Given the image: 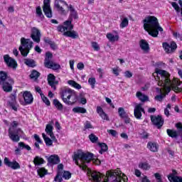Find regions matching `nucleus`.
Segmentation results:
<instances>
[{
  "label": "nucleus",
  "mask_w": 182,
  "mask_h": 182,
  "mask_svg": "<svg viewBox=\"0 0 182 182\" xmlns=\"http://www.w3.org/2000/svg\"><path fill=\"white\" fill-rule=\"evenodd\" d=\"M156 77L155 80L158 81V85L162 86L165 94L161 93L155 97V100L157 102H162L164 97H166V95H168L171 92V89L174 92H178V86L181 85V82L177 79L174 78L173 80H170V74L164 70H158L155 73Z\"/></svg>",
  "instance_id": "1"
},
{
  "label": "nucleus",
  "mask_w": 182,
  "mask_h": 182,
  "mask_svg": "<svg viewBox=\"0 0 182 182\" xmlns=\"http://www.w3.org/2000/svg\"><path fill=\"white\" fill-rule=\"evenodd\" d=\"M144 28L153 38H157L159 31L163 32V28L160 26L159 20L154 16H148L144 20Z\"/></svg>",
  "instance_id": "2"
},
{
  "label": "nucleus",
  "mask_w": 182,
  "mask_h": 182,
  "mask_svg": "<svg viewBox=\"0 0 182 182\" xmlns=\"http://www.w3.org/2000/svg\"><path fill=\"white\" fill-rule=\"evenodd\" d=\"M73 160L82 170H86L87 164L93 160V154L77 151L73 156Z\"/></svg>",
  "instance_id": "3"
},
{
  "label": "nucleus",
  "mask_w": 182,
  "mask_h": 182,
  "mask_svg": "<svg viewBox=\"0 0 182 182\" xmlns=\"http://www.w3.org/2000/svg\"><path fill=\"white\" fill-rule=\"evenodd\" d=\"M60 96L65 105H75L77 102V95L75 90L65 88L60 92Z\"/></svg>",
  "instance_id": "4"
},
{
  "label": "nucleus",
  "mask_w": 182,
  "mask_h": 182,
  "mask_svg": "<svg viewBox=\"0 0 182 182\" xmlns=\"http://www.w3.org/2000/svg\"><path fill=\"white\" fill-rule=\"evenodd\" d=\"M73 29V25H72V20H68L64 22V26H58V32H63V36L68 38H72V39H76L79 38V34Z\"/></svg>",
  "instance_id": "5"
},
{
  "label": "nucleus",
  "mask_w": 182,
  "mask_h": 182,
  "mask_svg": "<svg viewBox=\"0 0 182 182\" xmlns=\"http://www.w3.org/2000/svg\"><path fill=\"white\" fill-rule=\"evenodd\" d=\"M15 83L14 79L8 77V73L4 71H0V85L2 86L4 92L9 93L12 92V85Z\"/></svg>",
  "instance_id": "6"
},
{
  "label": "nucleus",
  "mask_w": 182,
  "mask_h": 182,
  "mask_svg": "<svg viewBox=\"0 0 182 182\" xmlns=\"http://www.w3.org/2000/svg\"><path fill=\"white\" fill-rule=\"evenodd\" d=\"M21 46H20L18 50H20L22 56H28V54L33 46V42L29 38H21Z\"/></svg>",
  "instance_id": "7"
},
{
  "label": "nucleus",
  "mask_w": 182,
  "mask_h": 182,
  "mask_svg": "<svg viewBox=\"0 0 182 182\" xmlns=\"http://www.w3.org/2000/svg\"><path fill=\"white\" fill-rule=\"evenodd\" d=\"M110 173H119V175H117V178H120V181L122 180V172L120 171H107V177H105V178L107 179H104V181H102V174L99 172H92L91 173V176L92 178V179L94 180V181L95 182H110V181L109 180V177H110ZM123 176V173H122Z\"/></svg>",
  "instance_id": "8"
},
{
  "label": "nucleus",
  "mask_w": 182,
  "mask_h": 182,
  "mask_svg": "<svg viewBox=\"0 0 182 182\" xmlns=\"http://www.w3.org/2000/svg\"><path fill=\"white\" fill-rule=\"evenodd\" d=\"M53 58V55L51 53H46L45 58V66L48 69H53V70H58L60 68V65L50 60Z\"/></svg>",
  "instance_id": "9"
},
{
  "label": "nucleus",
  "mask_w": 182,
  "mask_h": 182,
  "mask_svg": "<svg viewBox=\"0 0 182 182\" xmlns=\"http://www.w3.org/2000/svg\"><path fill=\"white\" fill-rule=\"evenodd\" d=\"M3 58H4V63H6L8 68H11L14 70H16V68H18V63H16V60H15V59L10 57L9 55L8 54L4 55Z\"/></svg>",
  "instance_id": "10"
},
{
  "label": "nucleus",
  "mask_w": 182,
  "mask_h": 182,
  "mask_svg": "<svg viewBox=\"0 0 182 182\" xmlns=\"http://www.w3.org/2000/svg\"><path fill=\"white\" fill-rule=\"evenodd\" d=\"M21 129H18L16 130H14L13 128H9V137L11 139L12 141L14 143H18L19 141L20 138H19V133H21Z\"/></svg>",
  "instance_id": "11"
},
{
  "label": "nucleus",
  "mask_w": 182,
  "mask_h": 182,
  "mask_svg": "<svg viewBox=\"0 0 182 182\" xmlns=\"http://www.w3.org/2000/svg\"><path fill=\"white\" fill-rule=\"evenodd\" d=\"M151 121L153 123L154 126H156L157 129H161L163 127V124H164V119L161 116H151Z\"/></svg>",
  "instance_id": "12"
},
{
  "label": "nucleus",
  "mask_w": 182,
  "mask_h": 182,
  "mask_svg": "<svg viewBox=\"0 0 182 182\" xmlns=\"http://www.w3.org/2000/svg\"><path fill=\"white\" fill-rule=\"evenodd\" d=\"M41 31L38 29L36 27H33L31 28V38L33 39V42H36V43H39L41 42Z\"/></svg>",
  "instance_id": "13"
},
{
  "label": "nucleus",
  "mask_w": 182,
  "mask_h": 182,
  "mask_svg": "<svg viewBox=\"0 0 182 182\" xmlns=\"http://www.w3.org/2000/svg\"><path fill=\"white\" fill-rule=\"evenodd\" d=\"M63 6H68V8L69 5H68V3H66V1L63 0L55 1V8H56L57 11H58V12H60V14H65L66 12Z\"/></svg>",
  "instance_id": "14"
},
{
  "label": "nucleus",
  "mask_w": 182,
  "mask_h": 182,
  "mask_svg": "<svg viewBox=\"0 0 182 182\" xmlns=\"http://www.w3.org/2000/svg\"><path fill=\"white\" fill-rule=\"evenodd\" d=\"M43 11L47 18H52V9H50V0H44Z\"/></svg>",
  "instance_id": "15"
},
{
  "label": "nucleus",
  "mask_w": 182,
  "mask_h": 182,
  "mask_svg": "<svg viewBox=\"0 0 182 182\" xmlns=\"http://www.w3.org/2000/svg\"><path fill=\"white\" fill-rule=\"evenodd\" d=\"M162 46L166 53H173L177 49V44L172 41L170 44L168 43H163Z\"/></svg>",
  "instance_id": "16"
},
{
  "label": "nucleus",
  "mask_w": 182,
  "mask_h": 182,
  "mask_svg": "<svg viewBox=\"0 0 182 182\" xmlns=\"http://www.w3.org/2000/svg\"><path fill=\"white\" fill-rule=\"evenodd\" d=\"M4 163L7 167H10V168H12L13 170H18L21 168V165H19V163H18L16 161H10L9 159L7 157L4 158Z\"/></svg>",
  "instance_id": "17"
},
{
  "label": "nucleus",
  "mask_w": 182,
  "mask_h": 182,
  "mask_svg": "<svg viewBox=\"0 0 182 182\" xmlns=\"http://www.w3.org/2000/svg\"><path fill=\"white\" fill-rule=\"evenodd\" d=\"M141 106V104H139L135 107L134 109V117H136V119H138L139 120L141 119V112L142 113H145L144 108H143V107Z\"/></svg>",
  "instance_id": "18"
},
{
  "label": "nucleus",
  "mask_w": 182,
  "mask_h": 182,
  "mask_svg": "<svg viewBox=\"0 0 182 182\" xmlns=\"http://www.w3.org/2000/svg\"><path fill=\"white\" fill-rule=\"evenodd\" d=\"M23 97L26 105H31L33 102V95L29 91H25L23 93Z\"/></svg>",
  "instance_id": "19"
},
{
  "label": "nucleus",
  "mask_w": 182,
  "mask_h": 182,
  "mask_svg": "<svg viewBox=\"0 0 182 182\" xmlns=\"http://www.w3.org/2000/svg\"><path fill=\"white\" fill-rule=\"evenodd\" d=\"M9 105H10L13 110H18V107L16 106V93L11 94L9 96Z\"/></svg>",
  "instance_id": "20"
},
{
  "label": "nucleus",
  "mask_w": 182,
  "mask_h": 182,
  "mask_svg": "<svg viewBox=\"0 0 182 182\" xmlns=\"http://www.w3.org/2000/svg\"><path fill=\"white\" fill-rule=\"evenodd\" d=\"M48 85L53 89V90H56V85H58V82L56 80V77L53 75V74H49L47 78Z\"/></svg>",
  "instance_id": "21"
},
{
  "label": "nucleus",
  "mask_w": 182,
  "mask_h": 182,
  "mask_svg": "<svg viewBox=\"0 0 182 182\" xmlns=\"http://www.w3.org/2000/svg\"><path fill=\"white\" fill-rule=\"evenodd\" d=\"M46 134L50 136L52 140H56V137L53 134V126H52L51 124H47L46 126Z\"/></svg>",
  "instance_id": "22"
},
{
  "label": "nucleus",
  "mask_w": 182,
  "mask_h": 182,
  "mask_svg": "<svg viewBox=\"0 0 182 182\" xmlns=\"http://www.w3.org/2000/svg\"><path fill=\"white\" fill-rule=\"evenodd\" d=\"M48 161L50 164H59L60 163V159L58 155H51L48 158Z\"/></svg>",
  "instance_id": "23"
},
{
  "label": "nucleus",
  "mask_w": 182,
  "mask_h": 182,
  "mask_svg": "<svg viewBox=\"0 0 182 182\" xmlns=\"http://www.w3.org/2000/svg\"><path fill=\"white\" fill-rule=\"evenodd\" d=\"M139 46L141 48V49H142V50H144V52H149L150 47H149V43H147V41H146V40H141L139 42Z\"/></svg>",
  "instance_id": "24"
},
{
  "label": "nucleus",
  "mask_w": 182,
  "mask_h": 182,
  "mask_svg": "<svg viewBox=\"0 0 182 182\" xmlns=\"http://www.w3.org/2000/svg\"><path fill=\"white\" fill-rule=\"evenodd\" d=\"M136 97L139 99V100H141L142 103H144V102H149V97L140 91L136 92Z\"/></svg>",
  "instance_id": "25"
},
{
  "label": "nucleus",
  "mask_w": 182,
  "mask_h": 182,
  "mask_svg": "<svg viewBox=\"0 0 182 182\" xmlns=\"http://www.w3.org/2000/svg\"><path fill=\"white\" fill-rule=\"evenodd\" d=\"M68 8L70 11V18H73L74 19H77V18H79V16H77V11L75 10V8H73V6H72V4H70Z\"/></svg>",
  "instance_id": "26"
},
{
  "label": "nucleus",
  "mask_w": 182,
  "mask_h": 182,
  "mask_svg": "<svg viewBox=\"0 0 182 182\" xmlns=\"http://www.w3.org/2000/svg\"><path fill=\"white\" fill-rule=\"evenodd\" d=\"M97 112L98 114L103 119V120H109V117L107 114L103 111V109L101 108V107H97Z\"/></svg>",
  "instance_id": "27"
},
{
  "label": "nucleus",
  "mask_w": 182,
  "mask_h": 182,
  "mask_svg": "<svg viewBox=\"0 0 182 182\" xmlns=\"http://www.w3.org/2000/svg\"><path fill=\"white\" fill-rule=\"evenodd\" d=\"M97 112L98 114L103 119V120H109V117L107 114L103 111V109L101 108V107H97Z\"/></svg>",
  "instance_id": "28"
},
{
  "label": "nucleus",
  "mask_w": 182,
  "mask_h": 182,
  "mask_svg": "<svg viewBox=\"0 0 182 182\" xmlns=\"http://www.w3.org/2000/svg\"><path fill=\"white\" fill-rule=\"evenodd\" d=\"M147 148L154 153H156L159 149V146H157V144L155 142H148L147 144Z\"/></svg>",
  "instance_id": "29"
},
{
  "label": "nucleus",
  "mask_w": 182,
  "mask_h": 182,
  "mask_svg": "<svg viewBox=\"0 0 182 182\" xmlns=\"http://www.w3.org/2000/svg\"><path fill=\"white\" fill-rule=\"evenodd\" d=\"M42 136L46 146H52L53 144V141H56V140L50 139V138L47 136L45 133H43Z\"/></svg>",
  "instance_id": "30"
},
{
  "label": "nucleus",
  "mask_w": 182,
  "mask_h": 182,
  "mask_svg": "<svg viewBox=\"0 0 182 182\" xmlns=\"http://www.w3.org/2000/svg\"><path fill=\"white\" fill-rule=\"evenodd\" d=\"M24 63L28 66V68H35V66H36V63L31 58L24 59Z\"/></svg>",
  "instance_id": "31"
},
{
  "label": "nucleus",
  "mask_w": 182,
  "mask_h": 182,
  "mask_svg": "<svg viewBox=\"0 0 182 182\" xmlns=\"http://www.w3.org/2000/svg\"><path fill=\"white\" fill-rule=\"evenodd\" d=\"M53 105L56 107L57 110H59L60 112L63 110V105H62L58 99L53 100Z\"/></svg>",
  "instance_id": "32"
},
{
  "label": "nucleus",
  "mask_w": 182,
  "mask_h": 182,
  "mask_svg": "<svg viewBox=\"0 0 182 182\" xmlns=\"http://www.w3.org/2000/svg\"><path fill=\"white\" fill-rule=\"evenodd\" d=\"M107 38L109 41V42H116L119 41V35H114L113 33H108L107 34Z\"/></svg>",
  "instance_id": "33"
},
{
  "label": "nucleus",
  "mask_w": 182,
  "mask_h": 182,
  "mask_svg": "<svg viewBox=\"0 0 182 182\" xmlns=\"http://www.w3.org/2000/svg\"><path fill=\"white\" fill-rule=\"evenodd\" d=\"M45 163V160L40 156H36L33 159V164L35 166H41V164H43Z\"/></svg>",
  "instance_id": "34"
},
{
  "label": "nucleus",
  "mask_w": 182,
  "mask_h": 182,
  "mask_svg": "<svg viewBox=\"0 0 182 182\" xmlns=\"http://www.w3.org/2000/svg\"><path fill=\"white\" fill-rule=\"evenodd\" d=\"M37 173L41 178H43L44 176H46V174H48V170H46L45 168H39L37 170Z\"/></svg>",
  "instance_id": "35"
},
{
  "label": "nucleus",
  "mask_w": 182,
  "mask_h": 182,
  "mask_svg": "<svg viewBox=\"0 0 182 182\" xmlns=\"http://www.w3.org/2000/svg\"><path fill=\"white\" fill-rule=\"evenodd\" d=\"M73 112L74 113H86L87 110L86 109L82 107H75L73 109Z\"/></svg>",
  "instance_id": "36"
},
{
  "label": "nucleus",
  "mask_w": 182,
  "mask_h": 182,
  "mask_svg": "<svg viewBox=\"0 0 182 182\" xmlns=\"http://www.w3.org/2000/svg\"><path fill=\"white\" fill-rule=\"evenodd\" d=\"M118 113L119 117H122V119H126V117H127V114L126 113V111H124V108L123 107H119L118 109Z\"/></svg>",
  "instance_id": "37"
},
{
  "label": "nucleus",
  "mask_w": 182,
  "mask_h": 182,
  "mask_svg": "<svg viewBox=\"0 0 182 182\" xmlns=\"http://www.w3.org/2000/svg\"><path fill=\"white\" fill-rule=\"evenodd\" d=\"M39 76H41V73H39V72H38L35 70H33L30 75L31 79H33V80H37L38 77H39Z\"/></svg>",
  "instance_id": "38"
},
{
  "label": "nucleus",
  "mask_w": 182,
  "mask_h": 182,
  "mask_svg": "<svg viewBox=\"0 0 182 182\" xmlns=\"http://www.w3.org/2000/svg\"><path fill=\"white\" fill-rule=\"evenodd\" d=\"M166 132H167V134L169 136V137H172L173 139H174L178 136L177 131H174L172 129H167Z\"/></svg>",
  "instance_id": "39"
},
{
  "label": "nucleus",
  "mask_w": 182,
  "mask_h": 182,
  "mask_svg": "<svg viewBox=\"0 0 182 182\" xmlns=\"http://www.w3.org/2000/svg\"><path fill=\"white\" fill-rule=\"evenodd\" d=\"M180 176H176L173 174H171L168 176V179L170 182H180Z\"/></svg>",
  "instance_id": "40"
},
{
  "label": "nucleus",
  "mask_w": 182,
  "mask_h": 182,
  "mask_svg": "<svg viewBox=\"0 0 182 182\" xmlns=\"http://www.w3.org/2000/svg\"><path fill=\"white\" fill-rule=\"evenodd\" d=\"M100 147L101 148V150L99 151L100 154H103V153L107 151V144L102 143L99 144Z\"/></svg>",
  "instance_id": "41"
},
{
  "label": "nucleus",
  "mask_w": 182,
  "mask_h": 182,
  "mask_svg": "<svg viewBox=\"0 0 182 182\" xmlns=\"http://www.w3.org/2000/svg\"><path fill=\"white\" fill-rule=\"evenodd\" d=\"M68 85H70L71 86H73V87H75V89H82V86L77 84V82H75L74 80H69Z\"/></svg>",
  "instance_id": "42"
},
{
  "label": "nucleus",
  "mask_w": 182,
  "mask_h": 182,
  "mask_svg": "<svg viewBox=\"0 0 182 182\" xmlns=\"http://www.w3.org/2000/svg\"><path fill=\"white\" fill-rule=\"evenodd\" d=\"M18 147H20L21 150H23V149H26V150H28V151L31 150V146H29V145H27L23 142H19Z\"/></svg>",
  "instance_id": "43"
},
{
  "label": "nucleus",
  "mask_w": 182,
  "mask_h": 182,
  "mask_svg": "<svg viewBox=\"0 0 182 182\" xmlns=\"http://www.w3.org/2000/svg\"><path fill=\"white\" fill-rule=\"evenodd\" d=\"M63 178H65V180H69L70 177H72V173L69 171H64L62 173Z\"/></svg>",
  "instance_id": "44"
},
{
  "label": "nucleus",
  "mask_w": 182,
  "mask_h": 182,
  "mask_svg": "<svg viewBox=\"0 0 182 182\" xmlns=\"http://www.w3.org/2000/svg\"><path fill=\"white\" fill-rule=\"evenodd\" d=\"M63 181L61 172H58L54 178L55 182H62Z\"/></svg>",
  "instance_id": "45"
},
{
  "label": "nucleus",
  "mask_w": 182,
  "mask_h": 182,
  "mask_svg": "<svg viewBox=\"0 0 182 182\" xmlns=\"http://www.w3.org/2000/svg\"><path fill=\"white\" fill-rule=\"evenodd\" d=\"M88 83L90 85L92 89H95V85H96V78L90 77L88 79Z\"/></svg>",
  "instance_id": "46"
},
{
  "label": "nucleus",
  "mask_w": 182,
  "mask_h": 182,
  "mask_svg": "<svg viewBox=\"0 0 182 182\" xmlns=\"http://www.w3.org/2000/svg\"><path fill=\"white\" fill-rule=\"evenodd\" d=\"M139 166L142 170H150V165L147 163H141Z\"/></svg>",
  "instance_id": "47"
},
{
  "label": "nucleus",
  "mask_w": 182,
  "mask_h": 182,
  "mask_svg": "<svg viewBox=\"0 0 182 182\" xmlns=\"http://www.w3.org/2000/svg\"><path fill=\"white\" fill-rule=\"evenodd\" d=\"M89 139L92 143H97V140H99V138L94 134H90Z\"/></svg>",
  "instance_id": "48"
},
{
  "label": "nucleus",
  "mask_w": 182,
  "mask_h": 182,
  "mask_svg": "<svg viewBox=\"0 0 182 182\" xmlns=\"http://www.w3.org/2000/svg\"><path fill=\"white\" fill-rule=\"evenodd\" d=\"M129 25V20L124 18L120 23V28H126Z\"/></svg>",
  "instance_id": "49"
},
{
  "label": "nucleus",
  "mask_w": 182,
  "mask_h": 182,
  "mask_svg": "<svg viewBox=\"0 0 182 182\" xmlns=\"http://www.w3.org/2000/svg\"><path fill=\"white\" fill-rule=\"evenodd\" d=\"M36 14L37 16H38L39 18H43V14L42 13V9H41V6H38L36 8Z\"/></svg>",
  "instance_id": "50"
},
{
  "label": "nucleus",
  "mask_w": 182,
  "mask_h": 182,
  "mask_svg": "<svg viewBox=\"0 0 182 182\" xmlns=\"http://www.w3.org/2000/svg\"><path fill=\"white\" fill-rule=\"evenodd\" d=\"M41 99H42L43 103H45V105H46V106H50V101H49V99H48V97H46L45 96V95L41 96Z\"/></svg>",
  "instance_id": "51"
},
{
  "label": "nucleus",
  "mask_w": 182,
  "mask_h": 182,
  "mask_svg": "<svg viewBox=\"0 0 182 182\" xmlns=\"http://www.w3.org/2000/svg\"><path fill=\"white\" fill-rule=\"evenodd\" d=\"M171 5L173 8H174L175 11L177 12V14H180V6H178V4L176 2H172Z\"/></svg>",
  "instance_id": "52"
},
{
  "label": "nucleus",
  "mask_w": 182,
  "mask_h": 182,
  "mask_svg": "<svg viewBox=\"0 0 182 182\" xmlns=\"http://www.w3.org/2000/svg\"><path fill=\"white\" fill-rule=\"evenodd\" d=\"M92 46L94 50H96L97 52L100 50V46H99V44L97 42H92Z\"/></svg>",
  "instance_id": "53"
},
{
  "label": "nucleus",
  "mask_w": 182,
  "mask_h": 182,
  "mask_svg": "<svg viewBox=\"0 0 182 182\" xmlns=\"http://www.w3.org/2000/svg\"><path fill=\"white\" fill-rule=\"evenodd\" d=\"M35 91L38 93L41 97V96H43V92H42V89L39 86H35Z\"/></svg>",
  "instance_id": "54"
},
{
  "label": "nucleus",
  "mask_w": 182,
  "mask_h": 182,
  "mask_svg": "<svg viewBox=\"0 0 182 182\" xmlns=\"http://www.w3.org/2000/svg\"><path fill=\"white\" fill-rule=\"evenodd\" d=\"M85 130L87 129H93V126H92V124H90L89 122V121H87L85 123Z\"/></svg>",
  "instance_id": "55"
},
{
  "label": "nucleus",
  "mask_w": 182,
  "mask_h": 182,
  "mask_svg": "<svg viewBox=\"0 0 182 182\" xmlns=\"http://www.w3.org/2000/svg\"><path fill=\"white\" fill-rule=\"evenodd\" d=\"M58 173H63V164H60L58 165Z\"/></svg>",
  "instance_id": "56"
},
{
  "label": "nucleus",
  "mask_w": 182,
  "mask_h": 182,
  "mask_svg": "<svg viewBox=\"0 0 182 182\" xmlns=\"http://www.w3.org/2000/svg\"><path fill=\"white\" fill-rule=\"evenodd\" d=\"M173 35L174 38H176V39H180V41H182V33H173Z\"/></svg>",
  "instance_id": "57"
},
{
  "label": "nucleus",
  "mask_w": 182,
  "mask_h": 182,
  "mask_svg": "<svg viewBox=\"0 0 182 182\" xmlns=\"http://www.w3.org/2000/svg\"><path fill=\"white\" fill-rule=\"evenodd\" d=\"M77 68L79 70H83V69H85V64H83V63H79L77 65Z\"/></svg>",
  "instance_id": "58"
},
{
  "label": "nucleus",
  "mask_w": 182,
  "mask_h": 182,
  "mask_svg": "<svg viewBox=\"0 0 182 182\" xmlns=\"http://www.w3.org/2000/svg\"><path fill=\"white\" fill-rule=\"evenodd\" d=\"M50 46L53 50H56V49H58V46L52 41L50 43Z\"/></svg>",
  "instance_id": "59"
},
{
  "label": "nucleus",
  "mask_w": 182,
  "mask_h": 182,
  "mask_svg": "<svg viewBox=\"0 0 182 182\" xmlns=\"http://www.w3.org/2000/svg\"><path fill=\"white\" fill-rule=\"evenodd\" d=\"M34 139L38 142L40 143V144H42V139L38 136V134H34Z\"/></svg>",
  "instance_id": "60"
},
{
  "label": "nucleus",
  "mask_w": 182,
  "mask_h": 182,
  "mask_svg": "<svg viewBox=\"0 0 182 182\" xmlns=\"http://www.w3.org/2000/svg\"><path fill=\"white\" fill-rule=\"evenodd\" d=\"M107 132L109 134H111V136H115L117 134V132L114 129H109Z\"/></svg>",
  "instance_id": "61"
},
{
  "label": "nucleus",
  "mask_w": 182,
  "mask_h": 182,
  "mask_svg": "<svg viewBox=\"0 0 182 182\" xmlns=\"http://www.w3.org/2000/svg\"><path fill=\"white\" fill-rule=\"evenodd\" d=\"M17 126H18V122L13 121L12 123H11V127H10V129H13V130H16V129H15V127H16Z\"/></svg>",
  "instance_id": "62"
},
{
  "label": "nucleus",
  "mask_w": 182,
  "mask_h": 182,
  "mask_svg": "<svg viewBox=\"0 0 182 182\" xmlns=\"http://www.w3.org/2000/svg\"><path fill=\"white\" fill-rule=\"evenodd\" d=\"M125 77L130 78L132 76H133V74L130 71H125L124 73Z\"/></svg>",
  "instance_id": "63"
},
{
  "label": "nucleus",
  "mask_w": 182,
  "mask_h": 182,
  "mask_svg": "<svg viewBox=\"0 0 182 182\" xmlns=\"http://www.w3.org/2000/svg\"><path fill=\"white\" fill-rule=\"evenodd\" d=\"M176 127L178 129V130H182V124L181 122H178L176 124Z\"/></svg>",
  "instance_id": "64"
}]
</instances>
